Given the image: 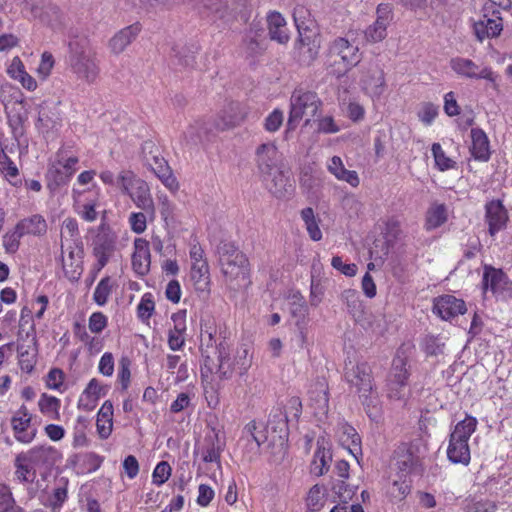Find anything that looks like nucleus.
<instances>
[{"instance_id": "obj_1", "label": "nucleus", "mask_w": 512, "mask_h": 512, "mask_svg": "<svg viewBox=\"0 0 512 512\" xmlns=\"http://www.w3.org/2000/svg\"><path fill=\"white\" fill-rule=\"evenodd\" d=\"M252 365V356L246 346H241L232 351L230 345L222 341L216 346V357L203 356L200 367L201 379L219 381L230 380L235 373L245 375Z\"/></svg>"}, {"instance_id": "obj_2", "label": "nucleus", "mask_w": 512, "mask_h": 512, "mask_svg": "<svg viewBox=\"0 0 512 512\" xmlns=\"http://www.w3.org/2000/svg\"><path fill=\"white\" fill-rule=\"evenodd\" d=\"M218 252L225 287L229 297L234 298L252 285L250 261L234 243L222 244Z\"/></svg>"}, {"instance_id": "obj_3", "label": "nucleus", "mask_w": 512, "mask_h": 512, "mask_svg": "<svg viewBox=\"0 0 512 512\" xmlns=\"http://www.w3.org/2000/svg\"><path fill=\"white\" fill-rule=\"evenodd\" d=\"M345 379L358 395L368 417L376 421L381 416V405L371 366L367 362H358L346 370Z\"/></svg>"}, {"instance_id": "obj_4", "label": "nucleus", "mask_w": 512, "mask_h": 512, "mask_svg": "<svg viewBox=\"0 0 512 512\" xmlns=\"http://www.w3.org/2000/svg\"><path fill=\"white\" fill-rule=\"evenodd\" d=\"M79 161V149L75 142L61 144L49 159L46 172L47 180L56 186L67 184L78 170Z\"/></svg>"}, {"instance_id": "obj_5", "label": "nucleus", "mask_w": 512, "mask_h": 512, "mask_svg": "<svg viewBox=\"0 0 512 512\" xmlns=\"http://www.w3.org/2000/svg\"><path fill=\"white\" fill-rule=\"evenodd\" d=\"M293 19L297 28L299 39L297 49H299L298 60L304 64L313 63L319 54V44L311 40L316 35L317 24L312 17L309 9L304 5H296L293 10Z\"/></svg>"}, {"instance_id": "obj_6", "label": "nucleus", "mask_w": 512, "mask_h": 512, "mask_svg": "<svg viewBox=\"0 0 512 512\" xmlns=\"http://www.w3.org/2000/svg\"><path fill=\"white\" fill-rule=\"evenodd\" d=\"M361 61V53L357 45L344 37H337L329 43L325 64L329 72L336 77L346 75Z\"/></svg>"}, {"instance_id": "obj_7", "label": "nucleus", "mask_w": 512, "mask_h": 512, "mask_svg": "<svg viewBox=\"0 0 512 512\" xmlns=\"http://www.w3.org/2000/svg\"><path fill=\"white\" fill-rule=\"evenodd\" d=\"M478 421L472 415L459 421L449 436L447 447V458L453 464L469 465L471 460V452L469 447V439L476 431Z\"/></svg>"}, {"instance_id": "obj_8", "label": "nucleus", "mask_w": 512, "mask_h": 512, "mask_svg": "<svg viewBox=\"0 0 512 512\" xmlns=\"http://www.w3.org/2000/svg\"><path fill=\"white\" fill-rule=\"evenodd\" d=\"M121 191L128 195L135 206L149 215V220H155V204L149 184L139 178L131 170H122L117 177Z\"/></svg>"}, {"instance_id": "obj_9", "label": "nucleus", "mask_w": 512, "mask_h": 512, "mask_svg": "<svg viewBox=\"0 0 512 512\" xmlns=\"http://www.w3.org/2000/svg\"><path fill=\"white\" fill-rule=\"evenodd\" d=\"M322 102L316 92L296 88L290 97V110L287 121L288 130H294L301 120L305 119V124L318 113Z\"/></svg>"}, {"instance_id": "obj_10", "label": "nucleus", "mask_w": 512, "mask_h": 512, "mask_svg": "<svg viewBox=\"0 0 512 512\" xmlns=\"http://www.w3.org/2000/svg\"><path fill=\"white\" fill-rule=\"evenodd\" d=\"M142 150L144 161L155 176L170 192L176 193L179 190V182L159 148L152 141H147L143 144Z\"/></svg>"}, {"instance_id": "obj_11", "label": "nucleus", "mask_w": 512, "mask_h": 512, "mask_svg": "<svg viewBox=\"0 0 512 512\" xmlns=\"http://www.w3.org/2000/svg\"><path fill=\"white\" fill-rule=\"evenodd\" d=\"M117 235L112 229L102 223L98 228V234L94 240L93 245V256L96 259V263L92 268L93 279L98 273L108 264L110 257L116 249Z\"/></svg>"}, {"instance_id": "obj_12", "label": "nucleus", "mask_w": 512, "mask_h": 512, "mask_svg": "<svg viewBox=\"0 0 512 512\" xmlns=\"http://www.w3.org/2000/svg\"><path fill=\"white\" fill-rule=\"evenodd\" d=\"M73 209L84 221L92 223L97 220V207L100 204L99 187L93 188H72Z\"/></svg>"}, {"instance_id": "obj_13", "label": "nucleus", "mask_w": 512, "mask_h": 512, "mask_svg": "<svg viewBox=\"0 0 512 512\" xmlns=\"http://www.w3.org/2000/svg\"><path fill=\"white\" fill-rule=\"evenodd\" d=\"M481 284L484 292L490 291L497 299H512V280L501 268L484 264Z\"/></svg>"}, {"instance_id": "obj_14", "label": "nucleus", "mask_w": 512, "mask_h": 512, "mask_svg": "<svg viewBox=\"0 0 512 512\" xmlns=\"http://www.w3.org/2000/svg\"><path fill=\"white\" fill-rule=\"evenodd\" d=\"M415 350L412 342L402 343L392 359L387 381L409 383L411 377L410 359Z\"/></svg>"}, {"instance_id": "obj_15", "label": "nucleus", "mask_w": 512, "mask_h": 512, "mask_svg": "<svg viewBox=\"0 0 512 512\" xmlns=\"http://www.w3.org/2000/svg\"><path fill=\"white\" fill-rule=\"evenodd\" d=\"M449 64L458 76L468 79H484L496 86L498 74L489 66L480 67L471 59L459 56L451 58Z\"/></svg>"}, {"instance_id": "obj_16", "label": "nucleus", "mask_w": 512, "mask_h": 512, "mask_svg": "<svg viewBox=\"0 0 512 512\" xmlns=\"http://www.w3.org/2000/svg\"><path fill=\"white\" fill-rule=\"evenodd\" d=\"M33 414L22 404L11 417V427L16 441L30 444L37 436L38 429L32 423Z\"/></svg>"}, {"instance_id": "obj_17", "label": "nucleus", "mask_w": 512, "mask_h": 512, "mask_svg": "<svg viewBox=\"0 0 512 512\" xmlns=\"http://www.w3.org/2000/svg\"><path fill=\"white\" fill-rule=\"evenodd\" d=\"M360 85L363 92L371 98H379L385 91L386 79L382 66L370 62L361 72Z\"/></svg>"}, {"instance_id": "obj_18", "label": "nucleus", "mask_w": 512, "mask_h": 512, "mask_svg": "<svg viewBox=\"0 0 512 512\" xmlns=\"http://www.w3.org/2000/svg\"><path fill=\"white\" fill-rule=\"evenodd\" d=\"M393 19V9L388 3H380L376 8V20L364 31L365 40L378 43L387 36V28Z\"/></svg>"}, {"instance_id": "obj_19", "label": "nucleus", "mask_w": 512, "mask_h": 512, "mask_svg": "<svg viewBox=\"0 0 512 512\" xmlns=\"http://www.w3.org/2000/svg\"><path fill=\"white\" fill-rule=\"evenodd\" d=\"M484 209V219L488 226V233L491 237H495L499 232L506 229L509 222L508 211L500 199L487 201Z\"/></svg>"}, {"instance_id": "obj_20", "label": "nucleus", "mask_w": 512, "mask_h": 512, "mask_svg": "<svg viewBox=\"0 0 512 512\" xmlns=\"http://www.w3.org/2000/svg\"><path fill=\"white\" fill-rule=\"evenodd\" d=\"M172 326L167 331V345L172 351H182L186 344L187 310L180 309L171 315Z\"/></svg>"}, {"instance_id": "obj_21", "label": "nucleus", "mask_w": 512, "mask_h": 512, "mask_svg": "<svg viewBox=\"0 0 512 512\" xmlns=\"http://www.w3.org/2000/svg\"><path fill=\"white\" fill-rule=\"evenodd\" d=\"M131 266L138 277H145L150 272L151 252L150 243L147 239L138 237L133 241V252L131 255Z\"/></svg>"}, {"instance_id": "obj_22", "label": "nucleus", "mask_w": 512, "mask_h": 512, "mask_svg": "<svg viewBox=\"0 0 512 512\" xmlns=\"http://www.w3.org/2000/svg\"><path fill=\"white\" fill-rule=\"evenodd\" d=\"M71 67L78 78L83 79L89 84L97 80L100 72L95 54L91 52H81L76 55L72 59Z\"/></svg>"}, {"instance_id": "obj_23", "label": "nucleus", "mask_w": 512, "mask_h": 512, "mask_svg": "<svg viewBox=\"0 0 512 512\" xmlns=\"http://www.w3.org/2000/svg\"><path fill=\"white\" fill-rule=\"evenodd\" d=\"M247 111L239 102H227L217 115L215 125L220 130H226L240 125L246 118Z\"/></svg>"}, {"instance_id": "obj_24", "label": "nucleus", "mask_w": 512, "mask_h": 512, "mask_svg": "<svg viewBox=\"0 0 512 512\" xmlns=\"http://www.w3.org/2000/svg\"><path fill=\"white\" fill-rule=\"evenodd\" d=\"M467 311L464 300L453 295L445 294L434 300L433 312L443 320H450Z\"/></svg>"}, {"instance_id": "obj_25", "label": "nucleus", "mask_w": 512, "mask_h": 512, "mask_svg": "<svg viewBox=\"0 0 512 512\" xmlns=\"http://www.w3.org/2000/svg\"><path fill=\"white\" fill-rule=\"evenodd\" d=\"M280 154L274 143H264L257 148L256 162L262 176H270L278 168Z\"/></svg>"}, {"instance_id": "obj_26", "label": "nucleus", "mask_w": 512, "mask_h": 512, "mask_svg": "<svg viewBox=\"0 0 512 512\" xmlns=\"http://www.w3.org/2000/svg\"><path fill=\"white\" fill-rule=\"evenodd\" d=\"M336 436L339 443L359 462L358 455L362 456L361 437L356 429L346 422L338 424Z\"/></svg>"}, {"instance_id": "obj_27", "label": "nucleus", "mask_w": 512, "mask_h": 512, "mask_svg": "<svg viewBox=\"0 0 512 512\" xmlns=\"http://www.w3.org/2000/svg\"><path fill=\"white\" fill-rule=\"evenodd\" d=\"M25 454L27 456L26 459L36 468H50L61 457L58 449L50 445L35 446Z\"/></svg>"}, {"instance_id": "obj_28", "label": "nucleus", "mask_w": 512, "mask_h": 512, "mask_svg": "<svg viewBox=\"0 0 512 512\" xmlns=\"http://www.w3.org/2000/svg\"><path fill=\"white\" fill-rule=\"evenodd\" d=\"M29 337H31L29 341L30 344H28L27 346H25L24 344H19L17 348L19 366L21 370L26 373L32 372L36 364L37 339L34 324H31L30 331L27 332V338Z\"/></svg>"}, {"instance_id": "obj_29", "label": "nucleus", "mask_w": 512, "mask_h": 512, "mask_svg": "<svg viewBox=\"0 0 512 512\" xmlns=\"http://www.w3.org/2000/svg\"><path fill=\"white\" fill-rule=\"evenodd\" d=\"M106 393V386L97 378H92L79 397L78 408L85 411H92L97 406L99 399Z\"/></svg>"}, {"instance_id": "obj_30", "label": "nucleus", "mask_w": 512, "mask_h": 512, "mask_svg": "<svg viewBox=\"0 0 512 512\" xmlns=\"http://www.w3.org/2000/svg\"><path fill=\"white\" fill-rule=\"evenodd\" d=\"M114 428V406L105 400L96 414V433L100 440H107Z\"/></svg>"}, {"instance_id": "obj_31", "label": "nucleus", "mask_w": 512, "mask_h": 512, "mask_svg": "<svg viewBox=\"0 0 512 512\" xmlns=\"http://www.w3.org/2000/svg\"><path fill=\"white\" fill-rule=\"evenodd\" d=\"M396 466L402 476L412 473L420 465V459L415 453L414 448L406 443H402L395 450Z\"/></svg>"}, {"instance_id": "obj_32", "label": "nucleus", "mask_w": 512, "mask_h": 512, "mask_svg": "<svg viewBox=\"0 0 512 512\" xmlns=\"http://www.w3.org/2000/svg\"><path fill=\"white\" fill-rule=\"evenodd\" d=\"M472 157L480 162H487L491 157L490 141L487 134L481 128H472L470 131Z\"/></svg>"}, {"instance_id": "obj_33", "label": "nucleus", "mask_w": 512, "mask_h": 512, "mask_svg": "<svg viewBox=\"0 0 512 512\" xmlns=\"http://www.w3.org/2000/svg\"><path fill=\"white\" fill-rule=\"evenodd\" d=\"M7 74L11 79L18 81L21 86L28 91H35L38 87L37 81L26 71L25 65L19 56L12 58L7 67Z\"/></svg>"}, {"instance_id": "obj_34", "label": "nucleus", "mask_w": 512, "mask_h": 512, "mask_svg": "<svg viewBox=\"0 0 512 512\" xmlns=\"http://www.w3.org/2000/svg\"><path fill=\"white\" fill-rule=\"evenodd\" d=\"M473 30L476 38L480 42L485 39L497 37L503 30L502 19L499 16L489 18L487 15H484L482 19L474 23Z\"/></svg>"}, {"instance_id": "obj_35", "label": "nucleus", "mask_w": 512, "mask_h": 512, "mask_svg": "<svg viewBox=\"0 0 512 512\" xmlns=\"http://www.w3.org/2000/svg\"><path fill=\"white\" fill-rule=\"evenodd\" d=\"M190 280L197 292H207L210 290L211 275L208 261L191 265Z\"/></svg>"}, {"instance_id": "obj_36", "label": "nucleus", "mask_w": 512, "mask_h": 512, "mask_svg": "<svg viewBox=\"0 0 512 512\" xmlns=\"http://www.w3.org/2000/svg\"><path fill=\"white\" fill-rule=\"evenodd\" d=\"M140 31L141 25L139 23H134L120 30L109 42L112 52L116 54L123 52Z\"/></svg>"}, {"instance_id": "obj_37", "label": "nucleus", "mask_w": 512, "mask_h": 512, "mask_svg": "<svg viewBox=\"0 0 512 512\" xmlns=\"http://www.w3.org/2000/svg\"><path fill=\"white\" fill-rule=\"evenodd\" d=\"M202 460L205 463L219 462L222 452V446L219 441V435L214 431L212 435H206L203 444L198 448Z\"/></svg>"}, {"instance_id": "obj_38", "label": "nucleus", "mask_w": 512, "mask_h": 512, "mask_svg": "<svg viewBox=\"0 0 512 512\" xmlns=\"http://www.w3.org/2000/svg\"><path fill=\"white\" fill-rule=\"evenodd\" d=\"M16 226L23 236H42L46 234L48 228L45 218L40 214L24 218Z\"/></svg>"}, {"instance_id": "obj_39", "label": "nucleus", "mask_w": 512, "mask_h": 512, "mask_svg": "<svg viewBox=\"0 0 512 512\" xmlns=\"http://www.w3.org/2000/svg\"><path fill=\"white\" fill-rule=\"evenodd\" d=\"M267 22L271 39L286 44L289 41V34L284 17L279 12L272 11L268 14Z\"/></svg>"}, {"instance_id": "obj_40", "label": "nucleus", "mask_w": 512, "mask_h": 512, "mask_svg": "<svg viewBox=\"0 0 512 512\" xmlns=\"http://www.w3.org/2000/svg\"><path fill=\"white\" fill-rule=\"evenodd\" d=\"M328 171L338 180L347 182L352 187H358L360 179L356 171L347 170L339 156H333L328 163Z\"/></svg>"}, {"instance_id": "obj_41", "label": "nucleus", "mask_w": 512, "mask_h": 512, "mask_svg": "<svg viewBox=\"0 0 512 512\" xmlns=\"http://www.w3.org/2000/svg\"><path fill=\"white\" fill-rule=\"evenodd\" d=\"M309 398L319 409L328 408L329 388L327 380L324 377H317L310 385L308 390Z\"/></svg>"}, {"instance_id": "obj_42", "label": "nucleus", "mask_w": 512, "mask_h": 512, "mask_svg": "<svg viewBox=\"0 0 512 512\" xmlns=\"http://www.w3.org/2000/svg\"><path fill=\"white\" fill-rule=\"evenodd\" d=\"M38 408L41 414L49 420L59 421L61 419V400L56 396L42 393L38 400Z\"/></svg>"}, {"instance_id": "obj_43", "label": "nucleus", "mask_w": 512, "mask_h": 512, "mask_svg": "<svg viewBox=\"0 0 512 512\" xmlns=\"http://www.w3.org/2000/svg\"><path fill=\"white\" fill-rule=\"evenodd\" d=\"M25 453L17 455L15 459V475L20 482H33L36 478V466L28 461Z\"/></svg>"}, {"instance_id": "obj_44", "label": "nucleus", "mask_w": 512, "mask_h": 512, "mask_svg": "<svg viewBox=\"0 0 512 512\" xmlns=\"http://www.w3.org/2000/svg\"><path fill=\"white\" fill-rule=\"evenodd\" d=\"M67 499L68 480L62 478L49 496L47 507L50 508L51 512H60Z\"/></svg>"}, {"instance_id": "obj_45", "label": "nucleus", "mask_w": 512, "mask_h": 512, "mask_svg": "<svg viewBox=\"0 0 512 512\" xmlns=\"http://www.w3.org/2000/svg\"><path fill=\"white\" fill-rule=\"evenodd\" d=\"M448 219L447 209L444 204H433L428 209L425 219V229L434 230L442 226Z\"/></svg>"}, {"instance_id": "obj_46", "label": "nucleus", "mask_w": 512, "mask_h": 512, "mask_svg": "<svg viewBox=\"0 0 512 512\" xmlns=\"http://www.w3.org/2000/svg\"><path fill=\"white\" fill-rule=\"evenodd\" d=\"M385 390L387 398L391 401H401L406 403L411 397L409 383L386 380Z\"/></svg>"}, {"instance_id": "obj_47", "label": "nucleus", "mask_w": 512, "mask_h": 512, "mask_svg": "<svg viewBox=\"0 0 512 512\" xmlns=\"http://www.w3.org/2000/svg\"><path fill=\"white\" fill-rule=\"evenodd\" d=\"M300 215L311 240L320 241L322 239V231L319 227L320 221L316 217L313 208L306 207L302 209Z\"/></svg>"}, {"instance_id": "obj_48", "label": "nucleus", "mask_w": 512, "mask_h": 512, "mask_svg": "<svg viewBox=\"0 0 512 512\" xmlns=\"http://www.w3.org/2000/svg\"><path fill=\"white\" fill-rule=\"evenodd\" d=\"M132 360L130 357L123 355L118 361L117 384L121 392H127L132 382Z\"/></svg>"}, {"instance_id": "obj_49", "label": "nucleus", "mask_w": 512, "mask_h": 512, "mask_svg": "<svg viewBox=\"0 0 512 512\" xmlns=\"http://www.w3.org/2000/svg\"><path fill=\"white\" fill-rule=\"evenodd\" d=\"M267 182L266 186L268 190L276 197H282L286 192V185L288 179L285 177L283 172L279 168L272 171L270 176H263Z\"/></svg>"}, {"instance_id": "obj_50", "label": "nucleus", "mask_w": 512, "mask_h": 512, "mask_svg": "<svg viewBox=\"0 0 512 512\" xmlns=\"http://www.w3.org/2000/svg\"><path fill=\"white\" fill-rule=\"evenodd\" d=\"M0 174L14 187H19L22 184V181L19 177V168L8 155L0 161Z\"/></svg>"}, {"instance_id": "obj_51", "label": "nucleus", "mask_w": 512, "mask_h": 512, "mask_svg": "<svg viewBox=\"0 0 512 512\" xmlns=\"http://www.w3.org/2000/svg\"><path fill=\"white\" fill-rule=\"evenodd\" d=\"M88 421L86 418L79 416L73 427L72 446L74 448H83L88 446L89 439L87 437Z\"/></svg>"}, {"instance_id": "obj_52", "label": "nucleus", "mask_w": 512, "mask_h": 512, "mask_svg": "<svg viewBox=\"0 0 512 512\" xmlns=\"http://www.w3.org/2000/svg\"><path fill=\"white\" fill-rule=\"evenodd\" d=\"M155 311V300L151 292H146L142 295L140 302L137 305V317L142 322H148Z\"/></svg>"}, {"instance_id": "obj_53", "label": "nucleus", "mask_w": 512, "mask_h": 512, "mask_svg": "<svg viewBox=\"0 0 512 512\" xmlns=\"http://www.w3.org/2000/svg\"><path fill=\"white\" fill-rule=\"evenodd\" d=\"M165 368L168 373L174 374L177 371V381H183L187 377V364L182 356L178 354H167L165 359Z\"/></svg>"}, {"instance_id": "obj_54", "label": "nucleus", "mask_w": 512, "mask_h": 512, "mask_svg": "<svg viewBox=\"0 0 512 512\" xmlns=\"http://www.w3.org/2000/svg\"><path fill=\"white\" fill-rule=\"evenodd\" d=\"M332 456L331 453L325 448L318 447L315 451L312 471L317 476H321L328 472Z\"/></svg>"}, {"instance_id": "obj_55", "label": "nucleus", "mask_w": 512, "mask_h": 512, "mask_svg": "<svg viewBox=\"0 0 512 512\" xmlns=\"http://www.w3.org/2000/svg\"><path fill=\"white\" fill-rule=\"evenodd\" d=\"M435 167L439 171H447L456 167V161L446 155L440 143H433L431 147Z\"/></svg>"}, {"instance_id": "obj_56", "label": "nucleus", "mask_w": 512, "mask_h": 512, "mask_svg": "<svg viewBox=\"0 0 512 512\" xmlns=\"http://www.w3.org/2000/svg\"><path fill=\"white\" fill-rule=\"evenodd\" d=\"M113 285L112 280L109 276L102 278L97 284L94 293L93 300L98 306H104L108 302V299L112 293Z\"/></svg>"}, {"instance_id": "obj_57", "label": "nucleus", "mask_w": 512, "mask_h": 512, "mask_svg": "<svg viewBox=\"0 0 512 512\" xmlns=\"http://www.w3.org/2000/svg\"><path fill=\"white\" fill-rule=\"evenodd\" d=\"M0 512H24L16 504L12 491L6 484H0Z\"/></svg>"}, {"instance_id": "obj_58", "label": "nucleus", "mask_w": 512, "mask_h": 512, "mask_svg": "<svg viewBox=\"0 0 512 512\" xmlns=\"http://www.w3.org/2000/svg\"><path fill=\"white\" fill-rule=\"evenodd\" d=\"M326 489L321 485H314L308 492L307 506L311 511H319L325 504Z\"/></svg>"}, {"instance_id": "obj_59", "label": "nucleus", "mask_w": 512, "mask_h": 512, "mask_svg": "<svg viewBox=\"0 0 512 512\" xmlns=\"http://www.w3.org/2000/svg\"><path fill=\"white\" fill-rule=\"evenodd\" d=\"M158 207L161 219L165 225H170L175 219V204L168 198L167 195H158Z\"/></svg>"}, {"instance_id": "obj_60", "label": "nucleus", "mask_w": 512, "mask_h": 512, "mask_svg": "<svg viewBox=\"0 0 512 512\" xmlns=\"http://www.w3.org/2000/svg\"><path fill=\"white\" fill-rule=\"evenodd\" d=\"M23 237L22 233L15 225L14 230L6 232L2 236V245L7 254H15L20 247V239Z\"/></svg>"}, {"instance_id": "obj_61", "label": "nucleus", "mask_w": 512, "mask_h": 512, "mask_svg": "<svg viewBox=\"0 0 512 512\" xmlns=\"http://www.w3.org/2000/svg\"><path fill=\"white\" fill-rule=\"evenodd\" d=\"M211 381V379H207V381L202 380L203 395L207 406L210 409H217L220 405V393L219 389L215 387Z\"/></svg>"}, {"instance_id": "obj_62", "label": "nucleus", "mask_w": 512, "mask_h": 512, "mask_svg": "<svg viewBox=\"0 0 512 512\" xmlns=\"http://www.w3.org/2000/svg\"><path fill=\"white\" fill-rule=\"evenodd\" d=\"M341 299L346 304L348 311L351 314L355 315L357 312L362 311L363 305L358 291L354 289H346L342 292Z\"/></svg>"}, {"instance_id": "obj_63", "label": "nucleus", "mask_w": 512, "mask_h": 512, "mask_svg": "<svg viewBox=\"0 0 512 512\" xmlns=\"http://www.w3.org/2000/svg\"><path fill=\"white\" fill-rule=\"evenodd\" d=\"M382 233L387 240H395L401 233V222L397 216H389L383 219Z\"/></svg>"}, {"instance_id": "obj_64", "label": "nucleus", "mask_w": 512, "mask_h": 512, "mask_svg": "<svg viewBox=\"0 0 512 512\" xmlns=\"http://www.w3.org/2000/svg\"><path fill=\"white\" fill-rule=\"evenodd\" d=\"M496 510V502L489 499H472L465 506V512H495Z\"/></svg>"}]
</instances>
